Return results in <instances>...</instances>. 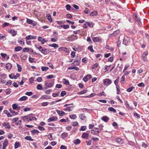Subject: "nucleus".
Instances as JSON below:
<instances>
[{
    "mask_svg": "<svg viewBox=\"0 0 149 149\" xmlns=\"http://www.w3.org/2000/svg\"><path fill=\"white\" fill-rule=\"evenodd\" d=\"M38 49L44 55L47 54L49 52V49L43 48L40 46L39 47Z\"/></svg>",
    "mask_w": 149,
    "mask_h": 149,
    "instance_id": "obj_1",
    "label": "nucleus"
},
{
    "mask_svg": "<svg viewBox=\"0 0 149 149\" xmlns=\"http://www.w3.org/2000/svg\"><path fill=\"white\" fill-rule=\"evenodd\" d=\"M148 54V51L144 52L142 55L141 57L142 59L144 61H148V59L147 58V56Z\"/></svg>",
    "mask_w": 149,
    "mask_h": 149,
    "instance_id": "obj_2",
    "label": "nucleus"
},
{
    "mask_svg": "<svg viewBox=\"0 0 149 149\" xmlns=\"http://www.w3.org/2000/svg\"><path fill=\"white\" fill-rule=\"evenodd\" d=\"M111 81L108 79H105L103 80L104 84L105 86H108L112 83Z\"/></svg>",
    "mask_w": 149,
    "mask_h": 149,
    "instance_id": "obj_3",
    "label": "nucleus"
},
{
    "mask_svg": "<svg viewBox=\"0 0 149 149\" xmlns=\"http://www.w3.org/2000/svg\"><path fill=\"white\" fill-rule=\"evenodd\" d=\"M53 85V83L52 82H50L48 83L46 81L45 84V90L47 89V88H51V87Z\"/></svg>",
    "mask_w": 149,
    "mask_h": 149,
    "instance_id": "obj_4",
    "label": "nucleus"
},
{
    "mask_svg": "<svg viewBox=\"0 0 149 149\" xmlns=\"http://www.w3.org/2000/svg\"><path fill=\"white\" fill-rule=\"evenodd\" d=\"M20 75L18 73L16 74V75H14V74H9V77L10 79H16L18 77H19Z\"/></svg>",
    "mask_w": 149,
    "mask_h": 149,
    "instance_id": "obj_5",
    "label": "nucleus"
},
{
    "mask_svg": "<svg viewBox=\"0 0 149 149\" xmlns=\"http://www.w3.org/2000/svg\"><path fill=\"white\" fill-rule=\"evenodd\" d=\"M57 118L56 116H53L50 117V118L48 119L47 121L48 122H50L52 121H56L57 120Z\"/></svg>",
    "mask_w": 149,
    "mask_h": 149,
    "instance_id": "obj_6",
    "label": "nucleus"
},
{
    "mask_svg": "<svg viewBox=\"0 0 149 149\" xmlns=\"http://www.w3.org/2000/svg\"><path fill=\"white\" fill-rule=\"evenodd\" d=\"M120 33V31L119 30H117L113 32V33L111 34V37H114L117 36Z\"/></svg>",
    "mask_w": 149,
    "mask_h": 149,
    "instance_id": "obj_7",
    "label": "nucleus"
},
{
    "mask_svg": "<svg viewBox=\"0 0 149 149\" xmlns=\"http://www.w3.org/2000/svg\"><path fill=\"white\" fill-rule=\"evenodd\" d=\"M80 58H78V59L77 58L76 60L74 61V63H73L72 64L74 63V65H78L80 64Z\"/></svg>",
    "mask_w": 149,
    "mask_h": 149,
    "instance_id": "obj_8",
    "label": "nucleus"
},
{
    "mask_svg": "<svg viewBox=\"0 0 149 149\" xmlns=\"http://www.w3.org/2000/svg\"><path fill=\"white\" fill-rule=\"evenodd\" d=\"M38 41L40 42L42 44H44L47 41V40H45L43 38H38Z\"/></svg>",
    "mask_w": 149,
    "mask_h": 149,
    "instance_id": "obj_9",
    "label": "nucleus"
},
{
    "mask_svg": "<svg viewBox=\"0 0 149 149\" xmlns=\"http://www.w3.org/2000/svg\"><path fill=\"white\" fill-rule=\"evenodd\" d=\"M8 140L6 139L3 144V149H4L8 145Z\"/></svg>",
    "mask_w": 149,
    "mask_h": 149,
    "instance_id": "obj_10",
    "label": "nucleus"
},
{
    "mask_svg": "<svg viewBox=\"0 0 149 149\" xmlns=\"http://www.w3.org/2000/svg\"><path fill=\"white\" fill-rule=\"evenodd\" d=\"M51 98V97L50 96L46 95H42L40 97V99H41L45 100L49 99Z\"/></svg>",
    "mask_w": 149,
    "mask_h": 149,
    "instance_id": "obj_11",
    "label": "nucleus"
},
{
    "mask_svg": "<svg viewBox=\"0 0 149 149\" xmlns=\"http://www.w3.org/2000/svg\"><path fill=\"white\" fill-rule=\"evenodd\" d=\"M102 120L105 122H107L109 120V118L106 116H103L101 118Z\"/></svg>",
    "mask_w": 149,
    "mask_h": 149,
    "instance_id": "obj_12",
    "label": "nucleus"
},
{
    "mask_svg": "<svg viewBox=\"0 0 149 149\" xmlns=\"http://www.w3.org/2000/svg\"><path fill=\"white\" fill-rule=\"evenodd\" d=\"M89 134L88 133H84L82 135V137L84 139H87V138L88 137Z\"/></svg>",
    "mask_w": 149,
    "mask_h": 149,
    "instance_id": "obj_13",
    "label": "nucleus"
},
{
    "mask_svg": "<svg viewBox=\"0 0 149 149\" xmlns=\"http://www.w3.org/2000/svg\"><path fill=\"white\" fill-rule=\"evenodd\" d=\"M73 107L72 106H70L67 107L66 108L64 109V110L65 111H70L72 110Z\"/></svg>",
    "mask_w": 149,
    "mask_h": 149,
    "instance_id": "obj_14",
    "label": "nucleus"
},
{
    "mask_svg": "<svg viewBox=\"0 0 149 149\" xmlns=\"http://www.w3.org/2000/svg\"><path fill=\"white\" fill-rule=\"evenodd\" d=\"M68 70H73L74 69L76 71H78L79 70V68L77 66L70 67L68 68Z\"/></svg>",
    "mask_w": 149,
    "mask_h": 149,
    "instance_id": "obj_15",
    "label": "nucleus"
},
{
    "mask_svg": "<svg viewBox=\"0 0 149 149\" xmlns=\"http://www.w3.org/2000/svg\"><path fill=\"white\" fill-rule=\"evenodd\" d=\"M68 134L66 132L63 133L61 135V137L63 139L66 138L68 136Z\"/></svg>",
    "mask_w": 149,
    "mask_h": 149,
    "instance_id": "obj_16",
    "label": "nucleus"
},
{
    "mask_svg": "<svg viewBox=\"0 0 149 149\" xmlns=\"http://www.w3.org/2000/svg\"><path fill=\"white\" fill-rule=\"evenodd\" d=\"M116 141L117 142L120 144H122L124 142L123 140L120 138H119L117 139Z\"/></svg>",
    "mask_w": 149,
    "mask_h": 149,
    "instance_id": "obj_17",
    "label": "nucleus"
},
{
    "mask_svg": "<svg viewBox=\"0 0 149 149\" xmlns=\"http://www.w3.org/2000/svg\"><path fill=\"white\" fill-rule=\"evenodd\" d=\"M56 112L57 113L61 116H63L64 115L65 113L63 112V111H60L59 110H57Z\"/></svg>",
    "mask_w": 149,
    "mask_h": 149,
    "instance_id": "obj_18",
    "label": "nucleus"
},
{
    "mask_svg": "<svg viewBox=\"0 0 149 149\" xmlns=\"http://www.w3.org/2000/svg\"><path fill=\"white\" fill-rule=\"evenodd\" d=\"M29 116H28V115H27V116H22V120H24V118H26V120L28 121H32V119H31V118H30Z\"/></svg>",
    "mask_w": 149,
    "mask_h": 149,
    "instance_id": "obj_19",
    "label": "nucleus"
},
{
    "mask_svg": "<svg viewBox=\"0 0 149 149\" xmlns=\"http://www.w3.org/2000/svg\"><path fill=\"white\" fill-rule=\"evenodd\" d=\"M28 116H29V117L30 118H31V119H32V121L36 120V117L33 116V115L32 113H31Z\"/></svg>",
    "mask_w": 149,
    "mask_h": 149,
    "instance_id": "obj_20",
    "label": "nucleus"
},
{
    "mask_svg": "<svg viewBox=\"0 0 149 149\" xmlns=\"http://www.w3.org/2000/svg\"><path fill=\"white\" fill-rule=\"evenodd\" d=\"M50 47H54L55 49H56L58 47V45L54 43L52 44H49V45Z\"/></svg>",
    "mask_w": 149,
    "mask_h": 149,
    "instance_id": "obj_21",
    "label": "nucleus"
},
{
    "mask_svg": "<svg viewBox=\"0 0 149 149\" xmlns=\"http://www.w3.org/2000/svg\"><path fill=\"white\" fill-rule=\"evenodd\" d=\"M129 41L128 38H124L123 43L124 45L127 44Z\"/></svg>",
    "mask_w": 149,
    "mask_h": 149,
    "instance_id": "obj_22",
    "label": "nucleus"
},
{
    "mask_svg": "<svg viewBox=\"0 0 149 149\" xmlns=\"http://www.w3.org/2000/svg\"><path fill=\"white\" fill-rule=\"evenodd\" d=\"M46 18L50 22H52V19L50 14H47Z\"/></svg>",
    "mask_w": 149,
    "mask_h": 149,
    "instance_id": "obj_23",
    "label": "nucleus"
},
{
    "mask_svg": "<svg viewBox=\"0 0 149 149\" xmlns=\"http://www.w3.org/2000/svg\"><path fill=\"white\" fill-rule=\"evenodd\" d=\"M100 132L99 130H96L95 129L91 130V133L94 134H97Z\"/></svg>",
    "mask_w": 149,
    "mask_h": 149,
    "instance_id": "obj_24",
    "label": "nucleus"
},
{
    "mask_svg": "<svg viewBox=\"0 0 149 149\" xmlns=\"http://www.w3.org/2000/svg\"><path fill=\"white\" fill-rule=\"evenodd\" d=\"M36 38H26L27 40L26 43L27 44L29 45L31 43V41L29 40L30 39H35Z\"/></svg>",
    "mask_w": 149,
    "mask_h": 149,
    "instance_id": "obj_25",
    "label": "nucleus"
},
{
    "mask_svg": "<svg viewBox=\"0 0 149 149\" xmlns=\"http://www.w3.org/2000/svg\"><path fill=\"white\" fill-rule=\"evenodd\" d=\"M4 113L7 115L8 117H12V115H11L9 112L7 110H5L4 111Z\"/></svg>",
    "mask_w": 149,
    "mask_h": 149,
    "instance_id": "obj_26",
    "label": "nucleus"
},
{
    "mask_svg": "<svg viewBox=\"0 0 149 149\" xmlns=\"http://www.w3.org/2000/svg\"><path fill=\"white\" fill-rule=\"evenodd\" d=\"M10 32L13 36H15L17 34V31H15L13 29H12L10 31Z\"/></svg>",
    "mask_w": 149,
    "mask_h": 149,
    "instance_id": "obj_27",
    "label": "nucleus"
},
{
    "mask_svg": "<svg viewBox=\"0 0 149 149\" xmlns=\"http://www.w3.org/2000/svg\"><path fill=\"white\" fill-rule=\"evenodd\" d=\"M79 118L82 120H84L86 118L84 113L80 114L79 116Z\"/></svg>",
    "mask_w": 149,
    "mask_h": 149,
    "instance_id": "obj_28",
    "label": "nucleus"
},
{
    "mask_svg": "<svg viewBox=\"0 0 149 149\" xmlns=\"http://www.w3.org/2000/svg\"><path fill=\"white\" fill-rule=\"evenodd\" d=\"M134 16L135 17V19L136 21L137 22H139L140 21V18L137 17L136 14L134 13L133 14Z\"/></svg>",
    "mask_w": 149,
    "mask_h": 149,
    "instance_id": "obj_29",
    "label": "nucleus"
},
{
    "mask_svg": "<svg viewBox=\"0 0 149 149\" xmlns=\"http://www.w3.org/2000/svg\"><path fill=\"white\" fill-rule=\"evenodd\" d=\"M12 67V65L11 64L8 63L6 65V68L7 69H10Z\"/></svg>",
    "mask_w": 149,
    "mask_h": 149,
    "instance_id": "obj_30",
    "label": "nucleus"
},
{
    "mask_svg": "<svg viewBox=\"0 0 149 149\" xmlns=\"http://www.w3.org/2000/svg\"><path fill=\"white\" fill-rule=\"evenodd\" d=\"M108 110L110 111H113L114 113H116V110L112 107L108 108Z\"/></svg>",
    "mask_w": 149,
    "mask_h": 149,
    "instance_id": "obj_31",
    "label": "nucleus"
},
{
    "mask_svg": "<svg viewBox=\"0 0 149 149\" xmlns=\"http://www.w3.org/2000/svg\"><path fill=\"white\" fill-rule=\"evenodd\" d=\"M22 49V48L20 46L15 47V50L16 52H18Z\"/></svg>",
    "mask_w": 149,
    "mask_h": 149,
    "instance_id": "obj_32",
    "label": "nucleus"
},
{
    "mask_svg": "<svg viewBox=\"0 0 149 149\" xmlns=\"http://www.w3.org/2000/svg\"><path fill=\"white\" fill-rule=\"evenodd\" d=\"M9 110L11 113L14 114H13L12 116L17 115L18 114L17 112H16L14 111H13L11 108H10L9 109Z\"/></svg>",
    "mask_w": 149,
    "mask_h": 149,
    "instance_id": "obj_33",
    "label": "nucleus"
},
{
    "mask_svg": "<svg viewBox=\"0 0 149 149\" xmlns=\"http://www.w3.org/2000/svg\"><path fill=\"white\" fill-rule=\"evenodd\" d=\"M63 81L64 84H65L67 85H68L69 84V82L68 80L64 79L63 80Z\"/></svg>",
    "mask_w": 149,
    "mask_h": 149,
    "instance_id": "obj_34",
    "label": "nucleus"
},
{
    "mask_svg": "<svg viewBox=\"0 0 149 149\" xmlns=\"http://www.w3.org/2000/svg\"><path fill=\"white\" fill-rule=\"evenodd\" d=\"M101 39L100 38H93V40L94 42L101 41Z\"/></svg>",
    "mask_w": 149,
    "mask_h": 149,
    "instance_id": "obj_35",
    "label": "nucleus"
},
{
    "mask_svg": "<svg viewBox=\"0 0 149 149\" xmlns=\"http://www.w3.org/2000/svg\"><path fill=\"white\" fill-rule=\"evenodd\" d=\"M27 98V97H26V96H23L21 97V98H20L19 99V100L20 101H24V100H26Z\"/></svg>",
    "mask_w": 149,
    "mask_h": 149,
    "instance_id": "obj_36",
    "label": "nucleus"
},
{
    "mask_svg": "<svg viewBox=\"0 0 149 149\" xmlns=\"http://www.w3.org/2000/svg\"><path fill=\"white\" fill-rule=\"evenodd\" d=\"M97 15V12L96 11H94L91 13L90 15L92 16H94Z\"/></svg>",
    "mask_w": 149,
    "mask_h": 149,
    "instance_id": "obj_37",
    "label": "nucleus"
},
{
    "mask_svg": "<svg viewBox=\"0 0 149 149\" xmlns=\"http://www.w3.org/2000/svg\"><path fill=\"white\" fill-rule=\"evenodd\" d=\"M25 139L28 140H30L31 141H33V139H32L30 136H26L25 137Z\"/></svg>",
    "mask_w": 149,
    "mask_h": 149,
    "instance_id": "obj_38",
    "label": "nucleus"
},
{
    "mask_svg": "<svg viewBox=\"0 0 149 149\" xmlns=\"http://www.w3.org/2000/svg\"><path fill=\"white\" fill-rule=\"evenodd\" d=\"M95 95V93H92L90 95H89L87 96H85L84 97H86V98H91V97L94 96Z\"/></svg>",
    "mask_w": 149,
    "mask_h": 149,
    "instance_id": "obj_39",
    "label": "nucleus"
},
{
    "mask_svg": "<svg viewBox=\"0 0 149 149\" xmlns=\"http://www.w3.org/2000/svg\"><path fill=\"white\" fill-rule=\"evenodd\" d=\"M18 42L21 45H23L24 43V41L21 39H19L18 40Z\"/></svg>",
    "mask_w": 149,
    "mask_h": 149,
    "instance_id": "obj_40",
    "label": "nucleus"
},
{
    "mask_svg": "<svg viewBox=\"0 0 149 149\" xmlns=\"http://www.w3.org/2000/svg\"><path fill=\"white\" fill-rule=\"evenodd\" d=\"M80 142L81 141L79 139H77L74 141V144L77 145L80 143Z\"/></svg>",
    "mask_w": 149,
    "mask_h": 149,
    "instance_id": "obj_41",
    "label": "nucleus"
},
{
    "mask_svg": "<svg viewBox=\"0 0 149 149\" xmlns=\"http://www.w3.org/2000/svg\"><path fill=\"white\" fill-rule=\"evenodd\" d=\"M20 144L19 142H16L15 144V148H18L20 145Z\"/></svg>",
    "mask_w": 149,
    "mask_h": 149,
    "instance_id": "obj_42",
    "label": "nucleus"
},
{
    "mask_svg": "<svg viewBox=\"0 0 149 149\" xmlns=\"http://www.w3.org/2000/svg\"><path fill=\"white\" fill-rule=\"evenodd\" d=\"M134 88V87H131L129 88H128L127 89V91L129 92H131L133 89Z\"/></svg>",
    "mask_w": 149,
    "mask_h": 149,
    "instance_id": "obj_43",
    "label": "nucleus"
},
{
    "mask_svg": "<svg viewBox=\"0 0 149 149\" xmlns=\"http://www.w3.org/2000/svg\"><path fill=\"white\" fill-rule=\"evenodd\" d=\"M119 80V77H118L117 78V79L114 81V84L116 85V86H117V85H117V84L118 83Z\"/></svg>",
    "mask_w": 149,
    "mask_h": 149,
    "instance_id": "obj_44",
    "label": "nucleus"
},
{
    "mask_svg": "<svg viewBox=\"0 0 149 149\" xmlns=\"http://www.w3.org/2000/svg\"><path fill=\"white\" fill-rule=\"evenodd\" d=\"M48 68L46 67L42 66L41 67V70L42 71H46L48 69Z\"/></svg>",
    "mask_w": 149,
    "mask_h": 149,
    "instance_id": "obj_45",
    "label": "nucleus"
},
{
    "mask_svg": "<svg viewBox=\"0 0 149 149\" xmlns=\"http://www.w3.org/2000/svg\"><path fill=\"white\" fill-rule=\"evenodd\" d=\"M70 117L72 119H75L77 118V116L75 114H72L70 115Z\"/></svg>",
    "mask_w": 149,
    "mask_h": 149,
    "instance_id": "obj_46",
    "label": "nucleus"
},
{
    "mask_svg": "<svg viewBox=\"0 0 149 149\" xmlns=\"http://www.w3.org/2000/svg\"><path fill=\"white\" fill-rule=\"evenodd\" d=\"M29 48H27V47L24 48L23 49V50H22L24 52H29Z\"/></svg>",
    "mask_w": 149,
    "mask_h": 149,
    "instance_id": "obj_47",
    "label": "nucleus"
},
{
    "mask_svg": "<svg viewBox=\"0 0 149 149\" xmlns=\"http://www.w3.org/2000/svg\"><path fill=\"white\" fill-rule=\"evenodd\" d=\"M98 95L100 97H102V96L104 97V96H106V94L105 93H104V92L103 91L101 93L99 94H98Z\"/></svg>",
    "mask_w": 149,
    "mask_h": 149,
    "instance_id": "obj_48",
    "label": "nucleus"
},
{
    "mask_svg": "<svg viewBox=\"0 0 149 149\" xmlns=\"http://www.w3.org/2000/svg\"><path fill=\"white\" fill-rule=\"evenodd\" d=\"M68 118H67L66 119H62L60 120H59V121L60 122H62L65 123V122H67L68 121Z\"/></svg>",
    "mask_w": 149,
    "mask_h": 149,
    "instance_id": "obj_49",
    "label": "nucleus"
},
{
    "mask_svg": "<svg viewBox=\"0 0 149 149\" xmlns=\"http://www.w3.org/2000/svg\"><path fill=\"white\" fill-rule=\"evenodd\" d=\"M29 54H34V51L31 48H29Z\"/></svg>",
    "mask_w": 149,
    "mask_h": 149,
    "instance_id": "obj_50",
    "label": "nucleus"
},
{
    "mask_svg": "<svg viewBox=\"0 0 149 149\" xmlns=\"http://www.w3.org/2000/svg\"><path fill=\"white\" fill-rule=\"evenodd\" d=\"M17 66L18 68V71L19 72H20L21 71L22 69L21 66L18 64H17Z\"/></svg>",
    "mask_w": 149,
    "mask_h": 149,
    "instance_id": "obj_51",
    "label": "nucleus"
},
{
    "mask_svg": "<svg viewBox=\"0 0 149 149\" xmlns=\"http://www.w3.org/2000/svg\"><path fill=\"white\" fill-rule=\"evenodd\" d=\"M87 128L86 126H82L80 129V131H85L86 130Z\"/></svg>",
    "mask_w": 149,
    "mask_h": 149,
    "instance_id": "obj_52",
    "label": "nucleus"
},
{
    "mask_svg": "<svg viewBox=\"0 0 149 149\" xmlns=\"http://www.w3.org/2000/svg\"><path fill=\"white\" fill-rule=\"evenodd\" d=\"M121 83L124 84L125 82V77L123 76L121 78Z\"/></svg>",
    "mask_w": 149,
    "mask_h": 149,
    "instance_id": "obj_53",
    "label": "nucleus"
},
{
    "mask_svg": "<svg viewBox=\"0 0 149 149\" xmlns=\"http://www.w3.org/2000/svg\"><path fill=\"white\" fill-rule=\"evenodd\" d=\"M87 92V90H85L84 91H81L78 93V94H84Z\"/></svg>",
    "mask_w": 149,
    "mask_h": 149,
    "instance_id": "obj_54",
    "label": "nucleus"
},
{
    "mask_svg": "<svg viewBox=\"0 0 149 149\" xmlns=\"http://www.w3.org/2000/svg\"><path fill=\"white\" fill-rule=\"evenodd\" d=\"M21 58L22 59L25 60L26 59L27 56L26 55L22 54L21 55Z\"/></svg>",
    "mask_w": 149,
    "mask_h": 149,
    "instance_id": "obj_55",
    "label": "nucleus"
},
{
    "mask_svg": "<svg viewBox=\"0 0 149 149\" xmlns=\"http://www.w3.org/2000/svg\"><path fill=\"white\" fill-rule=\"evenodd\" d=\"M88 49L91 52H93L94 50L93 48V46L92 45L89 46L88 47Z\"/></svg>",
    "mask_w": 149,
    "mask_h": 149,
    "instance_id": "obj_56",
    "label": "nucleus"
},
{
    "mask_svg": "<svg viewBox=\"0 0 149 149\" xmlns=\"http://www.w3.org/2000/svg\"><path fill=\"white\" fill-rule=\"evenodd\" d=\"M66 94V92L65 91H62L61 93V96L62 97H63Z\"/></svg>",
    "mask_w": 149,
    "mask_h": 149,
    "instance_id": "obj_57",
    "label": "nucleus"
},
{
    "mask_svg": "<svg viewBox=\"0 0 149 149\" xmlns=\"http://www.w3.org/2000/svg\"><path fill=\"white\" fill-rule=\"evenodd\" d=\"M59 92L56 93H53L52 94V96L54 97H55L56 96H58V95H59Z\"/></svg>",
    "mask_w": 149,
    "mask_h": 149,
    "instance_id": "obj_58",
    "label": "nucleus"
},
{
    "mask_svg": "<svg viewBox=\"0 0 149 149\" xmlns=\"http://www.w3.org/2000/svg\"><path fill=\"white\" fill-rule=\"evenodd\" d=\"M47 65L50 68L52 69H54V66H53L52 64V63H48Z\"/></svg>",
    "mask_w": 149,
    "mask_h": 149,
    "instance_id": "obj_59",
    "label": "nucleus"
},
{
    "mask_svg": "<svg viewBox=\"0 0 149 149\" xmlns=\"http://www.w3.org/2000/svg\"><path fill=\"white\" fill-rule=\"evenodd\" d=\"M39 132V131L36 130H34L32 131H31V132L33 134L38 133Z\"/></svg>",
    "mask_w": 149,
    "mask_h": 149,
    "instance_id": "obj_60",
    "label": "nucleus"
},
{
    "mask_svg": "<svg viewBox=\"0 0 149 149\" xmlns=\"http://www.w3.org/2000/svg\"><path fill=\"white\" fill-rule=\"evenodd\" d=\"M48 104V102H43L41 104V105L42 106L44 107L47 106Z\"/></svg>",
    "mask_w": 149,
    "mask_h": 149,
    "instance_id": "obj_61",
    "label": "nucleus"
},
{
    "mask_svg": "<svg viewBox=\"0 0 149 149\" xmlns=\"http://www.w3.org/2000/svg\"><path fill=\"white\" fill-rule=\"evenodd\" d=\"M71 57L72 58H74L75 57V52L72 51L71 54Z\"/></svg>",
    "mask_w": 149,
    "mask_h": 149,
    "instance_id": "obj_62",
    "label": "nucleus"
},
{
    "mask_svg": "<svg viewBox=\"0 0 149 149\" xmlns=\"http://www.w3.org/2000/svg\"><path fill=\"white\" fill-rule=\"evenodd\" d=\"M36 88L37 89L39 90H41L42 89V86L40 84H38L37 85Z\"/></svg>",
    "mask_w": 149,
    "mask_h": 149,
    "instance_id": "obj_63",
    "label": "nucleus"
},
{
    "mask_svg": "<svg viewBox=\"0 0 149 149\" xmlns=\"http://www.w3.org/2000/svg\"><path fill=\"white\" fill-rule=\"evenodd\" d=\"M98 64L97 63H95V64L92 67V69H95L98 66Z\"/></svg>",
    "mask_w": 149,
    "mask_h": 149,
    "instance_id": "obj_64",
    "label": "nucleus"
}]
</instances>
